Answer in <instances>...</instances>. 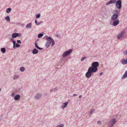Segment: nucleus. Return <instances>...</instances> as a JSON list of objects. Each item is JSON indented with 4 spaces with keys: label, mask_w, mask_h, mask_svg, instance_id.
I'll use <instances>...</instances> for the list:
<instances>
[{
    "label": "nucleus",
    "mask_w": 127,
    "mask_h": 127,
    "mask_svg": "<svg viewBox=\"0 0 127 127\" xmlns=\"http://www.w3.org/2000/svg\"><path fill=\"white\" fill-rule=\"evenodd\" d=\"M45 37L46 38L47 40L46 42V43L45 46L46 48H48L50 46V44L52 42L51 46H53L55 44V41L51 37H48L47 36H46Z\"/></svg>",
    "instance_id": "nucleus-1"
},
{
    "label": "nucleus",
    "mask_w": 127,
    "mask_h": 127,
    "mask_svg": "<svg viewBox=\"0 0 127 127\" xmlns=\"http://www.w3.org/2000/svg\"><path fill=\"white\" fill-rule=\"evenodd\" d=\"M126 31H127V28L126 29L121 33H119L117 35V38L118 39H120L122 38H123L125 34L126 33Z\"/></svg>",
    "instance_id": "nucleus-2"
},
{
    "label": "nucleus",
    "mask_w": 127,
    "mask_h": 127,
    "mask_svg": "<svg viewBox=\"0 0 127 127\" xmlns=\"http://www.w3.org/2000/svg\"><path fill=\"white\" fill-rule=\"evenodd\" d=\"M116 122L115 118H113L111 119L108 123V126L109 127H112L115 124Z\"/></svg>",
    "instance_id": "nucleus-3"
},
{
    "label": "nucleus",
    "mask_w": 127,
    "mask_h": 127,
    "mask_svg": "<svg viewBox=\"0 0 127 127\" xmlns=\"http://www.w3.org/2000/svg\"><path fill=\"white\" fill-rule=\"evenodd\" d=\"M116 6L118 9H120L122 7V1L121 0H118L116 3Z\"/></svg>",
    "instance_id": "nucleus-4"
},
{
    "label": "nucleus",
    "mask_w": 127,
    "mask_h": 127,
    "mask_svg": "<svg viewBox=\"0 0 127 127\" xmlns=\"http://www.w3.org/2000/svg\"><path fill=\"white\" fill-rule=\"evenodd\" d=\"M93 67H90L87 71H96L97 70V67L92 65Z\"/></svg>",
    "instance_id": "nucleus-5"
},
{
    "label": "nucleus",
    "mask_w": 127,
    "mask_h": 127,
    "mask_svg": "<svg viewBox=\"0 0 127 127\" xmlns=\"http://www.w3.org/2000/svg\"><path fill=\"white\" fill-rule=\"evenodd\" d=\"M72 52V50L70 49L64 52L62 55L63 57H65L70 54Z\"/></svg>",
    "instance_id": "nucleus-6"
},
{
    "label": "nucleus",
    "mask_w": 127,
    "mask_h": 127,
    "mask_svg": "<svg viewBox=\"0 0 127 127\" xmlns=\"http://www.w3.org/2000/svg\"><path fill=\"white\" fill-rule=\"evenodd\" d=\"M118 16V15L116 13L113 14L111 16V19L112 20H117Z\"/></svg>",
    "instance_id": "nucleus-7"
},
{
    "label": "nucleus",
    "mask_w": 127,
    "mask_h": 127,
    "mask_svg": "<svg viewBox=\"0 0 127 127\" xmlns=\"http://www.w3.org/2000/svg\"><path fill=\"white\" fill-rule=\"evenodd\" d=\"M117 0H110L107 2L106 4V5H107L112 3H116Z\"/></svg>",
    "instance_id": "nucleus-8"
},
{
    "label": "nucleus",
    "mask_w": 127,
    "mask_h": 127,
    "mask_svg": "<svg viewBox=\"0 0 127 127\" xmlns=\"http://www.w3.org/2000/svg\"><path fill=\"white\" fill-rule=\"evenodd\" d=\"M93 72H87L85 74L86 76L88 78H90L93 74Z\"/></svg>",
    "instance_id": "nucleus-9"
},
{
    "label": "nucleus",
    "mask_w": 127,
    "mask_h": 127,
    "mask_svg": "<svg viewBox=\"0 0 127 127\" xmlns=\"http://www.w3.org/2000/svg\"><path fill=\"white\" fill-rule=\"evenodd\" d=\"M113 23V25L114 26H117L119 23V21L118 20H114Z\"/></svg>",
    "instance_id": "nucleus-10"
},
{
    "label": "nucleus",
    "mask_w": 127,
    "mask_h": 127,
    "mask_svg": "<svg viewBox=\"0 0 127 127\" xmlns=\"http://www.w3.org/2000/svg\"><path fill=\"white\" fill-rule=\"evenodd\" d=\"M108 10L105 7H104L102 8V13L104 14H106L108 12Z\"/></svg>",
    "instance_id": "nucleus-11"
},
{
    "label": "nucleus",
    "mask_w": 127,
    "mask_h": 127,
    "mask_svg": "<svg viewBox=\"0 0 127 127\" xmlns=\"http://www.w3.org/2000/svg\"><path fill=\"white\" fill-rule=\"evenodd\" d=\"M42 96L41 94H36L34 96L35 99H39Z\"/></svg>",
    "instance_id": "nucleus-12"
},
{
    "label": "nucleus",
    "mask_w": 127,
    "mask_h": 127,
    "mask_svg": "<svg viewBox=\"0 0 127 127\" xmlns=\"http://www.w3.org/2000/svg\"><path fill=\"white\" fill-rule=\"evenodd\" d=\"M20 95H16L14 97V99L15 100H19L20 98Z\"/></svg>",
    "instance_id": "nucleus-13"
},
{
    "label": "nucleus",
    "mask_w": 127,
    "mask_h": 127,
    "mask_svg": "<svg viewBox=\"0 0 127 127\" xmlns=\"http://www.w3.org/2000/svg\"><path fill=\"white\" fill-rule=\"evenodd\" d=\"M38 52V50L36 48L34 49L32 51V53L33 54H36Z\"/></svg>",
    "instance_id": "nucleus-14"
},
{
    "label": "nucleus",
    "mask_w": 127,
    "mask_h": 127,
    "mask_svg": "<svg viewBox=\"0 0 127 127\" xmlns=\"http://www.w3.org/2000/svg\"><path fill=\"white\" fill-rule=\"evenodd\" d=\"M92 65H93V66H94L96 67H97L99 65V64L98 62H93L92 63Z\"/></svg>",
    "instance_id": "nucleus-15"
},
{
    "label": "nucleus",
    "mask_w": 127,
    "mask_h": 127,
    "mask_svg": "<svg viewBox=\"0 0 127 127\" xmlns=\"http://www.w3.org/2000/svg\"><path fill=\"white\" fill-rule=\"evenodd\" d=\"M32 23H29L27 24L26 26V28L27 29H30L31 28Z\"/></svg>",
    "instance_id": "nucleus-16"
},
{
    "label": "nucleus",
    "mask_w": 127,
    "mask_h": 127,
    "mask_svg": "<svg viewBox=\"0 0 127 127\" xmlns=\"http://www.w3.org/2000/svg\"><path fill=\"white\" fill-rule=\"evenodd\" d=\"M68 104V102L67 101H66L64 103V106H62L61 107L62 109H63L64 108H65L67 105Z\"/></svg>",
    "instance_id": "nucleus-17"
},
{
    "label": "nucleus",
    "mask_w": 127,
    "mask_h": 127,
    "mask_svg": "<svg viewBox=\"0 0 127 127\" xmlns=\"http://www.w3.org/2000/svg\"><path fill=\"white\" fill-rule=\"evenodd\" d=\"M127 77V72H125L121 78L122 79H124Z\"/></svg>",
    "instance_id": "nucleus-18"
},
{
    "label": "nucleus",
    "mask_w": 127,
    "mask_h": 127,
    "mask_svg": "<svg viewBox=\"0 0 127 127\" xmlns=\"http://www.w3.org/2000/svg\"><path fill=\"white\" fill-rule=\"evenodd\" d=\"M95 111V109H92L91 110L90 112L88 113V115L89 116H90Z\"/></svg>",
    "instance_id": "nucleus-19"
},
{
    "label": "nucleus",
    "mask_w": 127,
    "mask_h": 127,
    "mask_svg": "<svg viewBox=\"0 0 127 127\" xmlns=\"http://www.w3.org/2000/svg\"><path fill=\"white\" fill-rule=\"evenodd\" d=\"M121 62L123 64H126L127 63V59L126 60L123 59V60H121Z\"/></svg>",
    "instance_id": "nucleus-20"
},
{
    "label": "nucleus",
    "mask_w": 127,
    "mask_h": 127,
    "mask_svg": "<svg viewBox=\"0 0 127 127\" xmlns=\"http://www.w3.org/2000/svg\"><path fill=\"white\" fill-rule=\"evenodd\" d=\"M35 47L37 48V49H38L39 50H42L43 49V48H40L39 47L37 44V43L36 42H35Z\"/></svg>",
    "instance_id": "nucleus-21"
},
{
    "label": "nucleus",
    "mask_w": 127,
    "mask_h": 127,
    "mask_svg": "<svg viewBox=\"0 0 127 127\" xmlns=\"http://www.w3.org/2000/svg\"><path fill=\"white\" fill-rule=\"evenodd\" d=\"M19 77V76L18 75L15 74L13 76V78L14 79L18 78Z\"/></svg>",
    "instance_id": "nucleus-22"
},
{
    "label": "nucleus",
    "mask_w": 127,
    "mask_h": 127,
    "mask_svg": "<svg viewBox=\"0 0 127 127\" xmlns=\"http://www.w3.org/2000/svg\"><path fill=\"white\" fill-rule=\"evenodd\" d=\"M12 38H15L17 37L16 33H14L12 34Z\"/></svg>",
    "instance_id": "nucleus-23"
},
{
    "label": "nucleus",
    "mask_w": 127,
    "mask_h": 127,
    "mask_svg": "<svg viewBox=\"0 0 127 127\" xmlns=\"http://www.w3.org/2000/svg\"><path fill=\"white\" fill-rule=\"evenodd\" d=\"M1 51L3 53H4L6 52V50L5 48H1Z\"/></svg>",
    "instance_id": "nucleus-24"
},
{
    "label": "nucleus",
    "mask_w": 127,
    "mask_h": 127,
    "mask_svg": "<svg viewBox=\"0 0 127 127\" xmlns=\"http://www.w3.org/2000/svg\"><path fill=\"white\" fill-rule=\"evenodd\" d=\"M11 10V8H7L6 10V12L7 13H10Z\"/></svg>",
    "instance_id": "nucleus-25"
},
{
    "label": "nucleus",
    "mask_w": 127,
    "mask_h": 127,
    "mask_svg": "<svg viewBox=\"0 0 127 127\" xmlns=\"http://www.w3.org/2000/svg\"><path fill=\"white\" fill-rule=\"evenodd\" d=\"M20 70L21 71H24L25 70V68L23 66H22L20 68Z\"/></svg>",
    "instance_id": "nucleus-26"
},
{
    "label": "nucleus",
    "mask_w": 127,
    "mask_h": 127,
    "mask_svg": "<svg viewBox=\"0 0 127 127\" xmlns=\"http://www.w3.org/2000/svg\"><path fill=\"white\" fill-rule=\"evenodd\" d=\"M64 124H61L58 125L56 127H64Z\"/></svg>",
    "instance_id": "nucleus-27"
},
{
    "label": "nucleus",
    "mask_w": 127,
    "mask_h": 127,
    "mask_svg": "<svg viewBox=\"0 0 127 127\" xmlns=\"http://www.w3.org/2000/svg\"><path fill=\"white\" fill-rule=\"evenodd\" d=\"M5 19H6V20L7 21H10V19L9 16H7L5 18Z\"/></svg>",
    "instance_id": "nucleus-28"
},
{
    "label": "nucleus",
    "mask_w": 127,
    "mask_h": 127,
    "mask_svg": "<svg viewBox=\"0 0 127 127\" xmlns=\"http://www.w3.org/2000/svg\"><path fill=\"white\" fill-rule=\"evenodd\" d=\"M16 34L17 37H20L22 35L21 34V33H16Z\"/></svg>",
    "instance_id": "nucleus-29"
},
{
    "label": "nucleus",
    "mask_w": 127,
    "mask_h": 127,
    "mask_svg": "<svg viewBox=\"0 0 127 127\" xmlns=\"http://www.w3.org/2000/svg\"><path fill=\"white\" fill-rule=\"evenodd\" d=\"M43 35V34L42 33H40L38 35V38H40L42 37Z\"/></svg>",
    "instance_id": "nucleus-30"
},
{
    "label": "nucleus",
    "mask_w": 127,
    "mask_h": 127,
    "mask_svg": "<svg viewBox=\"0 0 127 127\" xmlns=\"http://www.w3.org/2000/svg\"><path fill=\"white\" fill-rule=\"evenodd\" d=\"M36 18H38L40 17V15L39 14H36Z\"/></svg>",
    "instance_id": "nucleus-31"
},
{
    "label": "nucleus",
    "mask_w": 127,
    "mask_h": 127,
    "mask_svg": "<svg viewBox=\"0 0 127 127\" xmlns=\"http://www.w3.org/2000/svg\"><path fill=\"white\" fill-rule=\"evenodd\" d=\"M43 23L42 21H40L39 22H38L37 24V25H39L40 24H42Z\"/></svg>",
    "instance_id": "nucleus-32"
},
{
    "label": "nucleus",
    "mask_w": 127,
    "mask_h": 127,
    "mask_svg": "<svg viewBox=\"0 0 127 127\" xmlns=\"http://www.w3.org/2000/svg\"><path fill=\"white\" fill-rule=\"evenodd\" d=\"M86 57L85 56L84 57L82 58L81 59V61H83L85 59H86Z\"/></svg>",
    "instance_id": "nucleus-33"
},
{
    "label": "nucleus",
    "mask_w": 127,
    "mask_h": 127,
    "mask_svg": "<svg viewBox=\"0 0 127 127\" xmlns=\"http://www.w3.org/2000/svg\"><path fill=\"white\" fill-rule=\"evenodd\" d=\"M16 47H20V45L17 43L16 44Z\"/></svg>",
    "instance_id": "nucleus-34"
},
{
    "label": "nucleus",
    "mask_w": 127,
    "mask_h": 127,
    "mask_svg": "<svg viewBox=\"0 0 127 127\" xmlns=\"http://www.w3.org/2000/svg\"><path fill=\"white\" fill-rule=\"evenodd\" d=\"M97 123L98 124L101 125L102 124V122L100 121L99 120L97 121Z\"/></svg>",
    "instance_id": "nucleus-35"
},
{
    "label": "nucleus",
    "mask_w": 127,
    "mask_h": 127,
    "mask_svg": "<svg viewBox=\"0 0 127 127\" xmlns=\"http://www.w3.org/2000/svg\"><path fill=\"white\" fill-rule=\"evenodd\" d=\"M123 54L124 55H127V50H126L123 53Z\"/></svg>",
    "instance_id": "nucleus-36"
},
{
    "label": "nucleus",
    "mask_w": 127,
    "mask_h": 127,
    "mask_svg": "<svg viewBox=\"0 0 127 127\" xmlns=\"http://www.w3.org/2000/svg\"><path fill=\"white\" fill-rule=\"evenodd\" d=\"M17 43L19 44H21V41L20 40H18L17 41Z\"/></svg>",
    "instance_id": "nucleus-37"
},
{
    "label": "nucleus",
    "mask_w": 127,
    "mask_h": 127,
    "mask_svg": "<svg viewBox=\"0 0 127 127\" xmlns=\"http://www.w3.org/2000/svg\"><path fill=\"white\" fill-rule=\"evenodd\" d=\"M53 91H54V92H55L57 90V88H53Z\"/></svg>",
    "instance_id": "nucleus-38"
},
{
    "label": "nucleus",
    "mask_w": 127,
    "mask_h": 127,
    "mask_svg": "<svg viewBox=\"0 0 127 127\" xmlns=\"http://www.w3.org/2000/svg\"><path fill=\"white\" fill-rule=\"evenodd\" d=\"M12 42L13 44V45H15L16 44V41H13Z\"/></svg>",
    "instance_id": "nucleus-39"
},
{
    "label": "nucleus",
    "mask_w": 127,
    "mask_h": 127,
    "mask_svg": "<svg viewBox=\"0 0 127 127\" xmlns=\"http://www.w3.org/2000/svg\"><path fill=\"white\" fill-rule=\"evenodd\" d=\"M115 13H116V14H118V11L117 10H115V11H114Z\"/></svg>",
    "instance_id": "nucleus-40"
},
{
    "label": "nucleus",
    "mask_w": 127,
    "mask_h": 127,
    "mask_svg": "<svg viewBox=\"0 0 127 127\" xmlns=\"http://www.w3.org/2000/svg\"><path fill=\"white\" fill-rule=\"evenodd\" d=\"M15 95V93H13L11 95L13 97Z\"/></svg>",
    "instance_id": "nucleus-41"
},
{
    "label": "nucleus",
    "mask_w": 127,
    "mask_h": 127,
    "mask_svg": "<svg viewBox=\"0 0 127 127\" xmlns=\"http://www.w3.org/2000/svg\"><path fill=\"white\" fill-rule=\"evenodd\" d=\"M35 23L36 24V25H37V24L38 22H37V20L36 19H35Z\"/></svg>",
    "instance_id": "nucleus-42"
},
{
    "label": "nucleus",
    "mask_w": 127,
    "mask_h": 127,
    "mask_svg": "<svg viewBox=\"0 0 127 127\" xmlns=\"http://www.w3.org/2000/svg\"><path fill=\"white\" fill-rule=\"evenodd\" d=\"M13 47L14 48H15L16 47V45H13Z\"/></svg>",
    "instance_id": "nucleus-43"
},
{
    "label": "nucleus",
    "mask_w": 127,
    "mask_h": 127,
    "mask_svg": "<svg viewBox=\"0 0 127 127\" xmlns=\"http://www.w3.org/2000/svg\"><path fill=\"white\" fill-rule=\"evenodd\" d=\"M73 95L74 96H77V94H74Z\"/></svg>",
    "instance_id": "nucleus-44"
},
{
    "label": "nucleus",
    "mask_w": 127,
    "mask_h": 127,
    "mask_svg": "<svg viewBox=\"0 0 127 127\" xmlns=\"http://www.w3.org/2000/svg\"><path fill=\"white\" fill-rule=\"evenodd\" d=\"M103 73L102 72H101L100 73V75H102Z\"/></svg>",
    "instance_id": "nucleus-45"
},
{
    "label": "nucleus",
    "mask_w": 127,
    "mask_h": 127,
    "mask_svg": "<svg viewBox=\"0 0 127 127\" xmlns=\"http://www.w3.org/2000/svg\"><path fill=\"white\" fill-rule=\"evenodd\" d=\"M20 89H18L17 90V92H18V91H20Z\"/></svg>",
    "instance_id": "nucleus-46"
},
{
    "label": "nucleus",
    "mask_w": 127,
    "mask_h": 127,
    "mask_svg": "<svg viewBox=\"0 0 127 127\" xmlns=\"http://www.w3.org/2000/svg\"><path fill=\"white\" fill-rule=\"evenodd\" d=\"M82 95H79V98H81L82 97Z\"/></svg>",
    "instance_id": "nucleus-47"
},
{
    "label": "nucleus",
    "mask_w": 127,
    "mask_h": 127,
    "mask_svg": "<svg viewBox=\"0 0 127 127\" xmlns=\"http://www.w3.org/2000/svg\"><path fill=\"white\" fill-rule=\"evenodd\" d=\"M53 91V89H52V90H50V92H52Z\"/></svg>",
    "instance_id": "nucleus-48"
},
{
    "label": "nucleus",
    "mask_w": 127,
    "mask_h": 127,
    "mask_svg": "<svg viewBox=\"0 0 127 127\" xmlns=\"http://www.w3.org/2000/svg\"><path fill=\"white\" fill-rule=\"evenodd\" d=\"M47 95V93H46V94H44V95L45 96H46Z\"/></svg>",
    "instance_id": "nucleus-49"
},
{
    "label": "nucleus",
    "mask_w": 127,
    "mask_h": 127,
    "mask_svg": "<svg viewBox=\"0 0 127 127\" xmlns=\"http://www.w3.org/2000/svg\"><path fill=\"white\" fill-rule=\"evenodd\" d=\"M13 38H11V40H14V39H13Z\"/></svg>",
    "instance_id": "nucleus-50"
},
{
    "label": "nucleus",
    "mask_w": 127,
    "mask_h": 127,
    "mask_svg": "<svg viewBox=\"0 0 127 127\" xmlns=\"http://www.w3.org/2000/svg\"><path fill=\"white\" fill-rule=\"evenodd\" d=\"M1 91V89L0 88V92Z\"/></svg>",
    "instance_id": "nucleus-51"
},
{
    "label": "nucleus",
    "mask_w": 127,
    "mask_h": 127,
    "mask_svg": "<svg viewBox=\"0 0 127 127\" xmlns=\"http://www.w3.org/2000/svg\"><path fill=\"white\" fill-rule=\"evenodd\" d=\"M57 36V37H58V35H57V36Z\"/></svg>",
    "instance_id": "nucleus-52"
},
{
    "label": "nucleus",
    "mask_w": 127,
    "mask_h": 127,
    "mask_svg": "<svg viewBox=\"0 0 127 127\" xmlns=\"http://www.w3.org/2000/svg\"><path fill=\"white\" fill-rule=\"evenodd\" d=\"M126 71L127 72V70Z\"/></svg>",
    "instance_id": "nucleus-53"
}]
</instances>
